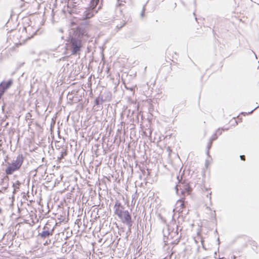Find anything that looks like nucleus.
Instances as JSON below:
<instances>
[{
	"instance_id": "1",
	"label": "nucleus",
	"mask_w": 259,
	"mask_h": 259,
	"mask_svg": "<svg viewBox=\"0 0 259 259\" xmlns=\"http://www.w3.org/2000/svg\"><path fill=\"white\" fill-rule=\"evenodd\" d=\"M90 37V35L86 30L77 28L74 31V37H72L70 40L72 54L75 55L79 52L82 47V42L85 38H89Z\"/></svg>"
},
{
	"instance_id": "2",
	"label": "nucleus",
	"mask_w": 259,
	"mask_h": 259,
	"mask_svg": "<svg viewBox=\"0 0 259 259\" xmlns=\"http://www.w3.org/2000/svg\"><path fill=\"white\" fill-rule=\"evenodd\" d=\"M124 5H119L115 9L116 16H119V18H115L113 20V25L115 26L116 31H118L126 24V18L123 13Z\"/></svg>"
},
{
	"instance_id": "3",
	"label": "nucleus",
	"mask_w": 259,
	"mask_h": 259,
	"mask_svg": "<svg viewBox=\"0 0 259 259\" xmlns=\"http://www.w3.org/2000/svg\"><path fill=\"white\" fill-rule=\"evenodd\" d=\"M115 213L121 219L123 223L130 224L131 217L127 210H123V206L119 202L115 204Z\"/></svg>"
},
{
	"instance_id": "4",
	"label": "nucleus",
	"mask_w": 259,
	"mask_h": 259,
	"mask_svg": "<svg viewBox=\"0 0 259 259\" xmlns=\"http://www.w3.org/2000/svg\"><path fill=\"white\" fill-rule=\"evenodd\" d=\"M24 161V157L22 154L19 155L15 160L12 163H9L8 167L5 170L7 175L13 174L15 171L18 170L21 167Z\"/></svg>"
},
{
	"instance_id": "5",
	"label": "nucleus",
	"mask_w": 259,
	"mask_h": 259,
	"mask_svg": "<svg viewBox=\"0 0 259 259\" xmlns=\"http://www.w3.org/2000/svg\"><path fill=\"white\" fill-rule=\"evenodd\" d=\"M176 189L178 195L184 196L190 195L192 191L189 184L184 182H179L176 187Z\"/></svg>"
},
{
	"instance_id": "6",
	"label": "nucleus",
	"mask_w": 259,
	"mask_h": 259,
	"mask_svg": "<svg viewBox=\"0 0 259 259\" xmlns=\"http://www.w3.org/2000/svg\"><path fill=\"white\" fill-rule=\"evenodd\" d=\"M51 225L47 223L43 228V231L39 234V236L42 238H45L53 234L54 229L51 228Z\"/></svg>"
},
{
	"instance_id": "7",
	"label": "nucleus",
	"mask_w": 259,
	"mask_h": 259,
	"mask_svg": "<svg viewBox=\"0 0 259 259\" xmlns=\"http://www.w3.org/2000/svg\"><path fill=\"white\" fill-rule=\"evenodd\" d=\"M185 208V199L182 198L177 201L175 208L174 210L176 212H178V213H182Z\"/></svg>"
},
{
	"instance_id": "8",
	"label": "nucleus",
	"mask_w": 259,
	"mask_h": 259,
	"mask_svg": "<svg viewBox=\"0 0 259 259\" xmlns=\"http://www.w3.org/2000/svg\"><path fill=\"white\" fill-rule=\"evenodd\" d=\"M203 197L204 200L206 202V204H211V191L210 189H206L205 191L203 192L202 193Z\"/></svg>"
},
{
	"instance_id": "9",
	"label": "nucleus",
	"mask_w": 259,
	"mask_h": 259,
	"mask_svg": "<svg viewBox=\"0 0 259 259\" xmlns=\"http://www.w3.org/2000/svg\"><path fill=\"white\" fill-rule=\"evenodd\" d=\"M13 84V80L12 79H10L7 81H2L0 84H2V88H3L5 91L8 89Z\"/></svg>"
},
{
	"instance_id": "10",
	"label": "nucleus",
	"mask_w": 259,
	"mask_h": 259,
	"mask_svg": "<svg viewBox=\"0 0 259 259\" xmlns=\"http://www.w3.org/2000/svg\"><path fill=\"white\" fill-rule=\"evenodd\" d=\"M92 10L90 8L86 10L84 12V19H89L92 17L94 15Z\"/></svg>"
},
{
	"instance_id": "11",
	"label": "nucleus",
	"mask_w": 259,
	"mask_h": 259,
	"mask_svg": "<svg viewBox=\"0 0 259 259\" xmlns=\"http://www.w3.org/2000/svg\"><path fill=\"white\" fill-rule=\"evenodd\" d=\"M99 0H91L90 4V8L92 10H93L96 8L97 5H98Z\"/></svg>"
},
{
	"instance_id": "12",
	"label": "nucleus",
	"mask_w": 259,
	"mask_h": 259,
	"mask_svg": "<svg viewBox=\"0 0 259 259\" xmlns=\"http://www.w3.org/2000/svg\"><path fill=\"white\" fill-rule=\"evenodd\" d=\"M21 183L19 181H17L14 184V191H17L20 188Z\"/></svg>"
},
{
	"instance_id": "13",
	"label": "nucleus",
	"mask_w": 259,
	"mask_h": 259,
	"mask_svg": "<svg viewBox=\"0 0 259 259\" xmlns=\"http://www.w3.org/2000/svg\"><path fill=\"white\" fill-rule=\"evenodd\" d=\"M250 244H252L253 246H255L256 248L257 247L256 243L254 241H251Z\"/></svg>"
},
{
	"instance_id": "14",
	"label": "nucleus",
	"mask_w": 259,
	"mask_h": 259,
	"mask_svg": "<svg viewBox=\"0 0 259 259\" xmlns=\"http://www.w3.org/2000/svg\"><path fill=\"white\" fill-rule=\"evenodd\" d=\"M240 158L241 160H244V161L245 160V157L244 155H241Z\"/></svg>"
},
{
	"instance_id": "15",
	"label": "nucleus",
	"mask_w": 259,
	"mask_h": 259,
	"mask_svg": "<svg viewBox=\"0 0 259 259\" xmlns=\"http://www.w3.org/2000/svg\"><path fill=\"white\" fill-rule=\"evenodd\" d=\"M22 44H23V43L16 44V46L18 47L20 45H22Z\"/></svg>"
},
{
	"instance_id": "16",
	"label": "nucleus",
	"mask_w": 259,
	"mask_h": 259,
	"mask_svg": "<svg viewBox=\"0 0 259 259\" xmlns=\"http://www.w3.org/2000/svg\"><path fill=\"white\" fill-rule=\"evenodd\" d=\"M49 243H50V242H48V241H47V242L44 244V245H46L49 244Z\"/></svg>"
},
{
	"instance_id": "17",
	"label": "nucleus",
	"mask_w": 259,
	"mask_h": 259,
	"mask_svg": "<svg viewBox=\"0 0 259 259\" xmlns=\"http://www.w3.org/2000/svg\"><path fill=\"white\" fill-rule=\"evenodd\" d=\"M179 241H180V239L177 240L176 243L178 244L179 242Z\"/></svg>"
},
{
	"instance_id": "18",
	"label": "nucleus",
	"mask_w": 259,
	"mask_h": 259,
	"mask_svg": "<svg viewBox=\"0 0 259 259\" xmlns=\"http://www.w3.org/2000/svg\"><path fill=\"white\" fill-rule=\"evenodd\" d=\"M219 259H225V258H219Z\"/></svg>"
},
{
	"instance_id": "19",
	"label": "nucleus",
	"mask_w": 259,
	"mask_h": 259,
	"mask_svg": "<svg viewBox=\"0 0 259 259\" xmlns=\"http://www.w3.org/2000/svg\"><path fill=\"white\" fill-rule=\"evenodd\" d=\"M1 146V144H0V147Z\"/></svg>"
}]
</instances>
